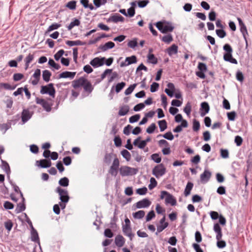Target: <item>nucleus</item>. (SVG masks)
<instances>
[{
  "instance_id": "obj_1",
  "label": "nucleus",
  "mask_w": 252,
  "mask_h": 252,
  "mask_svg": "<svg viewBox=\"0 0 252 252\" xmlns=\"http://www.w3.org/2000/svg\"><path fill=\"white\" fill-rule=\"evenodd\" d=\"M223 49L225 52L223 55L224 60L232 63L237 64V61L232 57L233 49L230 45L229 44H224Z\"/></svg>"
},
{
  "instance_id": "obj_2",
  "label": "nucleus",
  "mask_w": 252,
  "mask_h": 252,
  "mask_svg": "<svg viewBox=\"0 0 252 252\" xmlns=\"http://www.w3.org/2000/svg\"><path fill=\"white\" fill-rule=\"evenodd\" d=\"M138 171V169L126 165L121 166L119 168L120 174L122 177L134 175Z\"/></svg>"
},
{
  "instance_id": "obj_3",
  "label": "nucleus",
  "mask_w": 252,
  "mask_h": 252,
  "mask_svg": "<svg viewBox=\"0 0 252 252\" xmlns=\"http://www.w3.org/2000/svg\"><path fill=\"white\" fill-rule=\"evenodd\" d=\"M166 172V168L162 163L157 165L152 170L153 175L157 178H159L163 176Z\"/></svg>"
},
{
  "instance_id": "obj_4",
  "label": "nucleus",
  "mask_w": 252,
  "mask_h": 252,
  "mask_svg": "<svg viewBox=\"0 0 252 252\" xmlns=\"http://www.w3.org/2000/svg\"><path fill=\"white\" fill-rule=\"evenodd\" d=\"M40 93L42 94H48L54 98L55 95L56 91L53 84L50 83L46 86H41Z\"/></svg>"
},
{
  "instance_id": "obj_5",
  "label": "nucleus",
  "mask_w": 252,
  "mask_h": 252,
  "mask_svg": "<svg viewBox=\"0 0 252 252\" xmlns=\"http://www.w3.org/2000/svg\"><path fill=\"white\" fill-rule=\"evenodd\" d=\"M237 20L238 21L239 25L240 26V31L242 33L243 38L245 41L246 46L247 48L248 45L247 37L249 36L247 27L240 17H237Z\"/></svg>"
},
{
  "instance_id": "obj_6",
  "label": "nucleus",
  "mask_w": 252,
  "mask_h": 252,
  "mask_svg": "<svg viewBox=\"0 0 252 252\" xmlns=\"http://www.w3.org/2000/svg\"><path fill=\"white\" fill-rule=\"evenodd\" d=\"M56 191L59 193L60 195V199L62 202H68L69 199V197L67 190L63 189L60 187H58L56 189Z\"/></svg>"
},
{
  "instance_id": "obj_7",
  "label": "nucleus",
  "mask_w": 252,
  "mask_h": 252,
  "mask_svg": "<svg viewBox=\"0 0 252 252\" xmlns=\"http://www.w3.org/2000/svg\"><path fill=\"white\" fill-rule=\"evenodd\" d=\"M212 176L211 172L208 169H205L204 172L200 176V182L203 184L207 183Z\"/></svg>"
},
{
  "instance_id": "obj_8",
  "label": "nucleus",
  "mask_w": 252,
  "mask_h": 252,
  "mask_svg": "<svg viewBox=\"0 0 252 252\" xmlns=\"http://www.w3.org/2000/svg\"><path fill=\"white\" fill-rule=\"evenodd\" d=\"M125 18L119 14H115L112 15L109 18L106 20L107 23L113 22L117 23L119 22H124Z\"/></svg>"
},
{
  "instance_id": "obj_9",
  "label": "nucleus",
  "mask_w": 252,
  "mask_h": 252,
  "mask_svg": "<svg viewBox=\"0 0 252 252\" xmlns=\"http://www.w3.org/2000/svg\"><path fill=\"white\" fill-rule=\"evenodd\" d=\"M105 60V57L99 58L98 57L94 58L90 62V63L94 67H97L102 66L104 64Z\"/></svg>"
},
{
  "instance_id": "obj_10",
  "label": "nucleus",
  "mask_w": 252,
  "mask_h": 252,
  "mask_svg": "<svg viewBox=\"0 0 252 252\" xmlns=\"http://www.w3.org/2000/svg\"><path fill=\"white\" fill-rule=\"evenodd\" d=\"M137 62V58L133 55L130 57H126L124 62H122L120 64L121 67L126 66L132 63H135Z\"/></svg>"
},
{
  "instance_id": "obj_11",
  "label": "nucleus",
  "mask_w": 252,
  "mask_h": 252,
  "mask_svg": "<svg viewBox=\"0 0 252 252\" xmlns=\"http://www.w3.org/2000/svg\"><path fill=\"white\" fill-rule=\"evenodd\" d=\"M151 202L148 198H144L141 200L138 201L136 203V207L137 208H147L150 206Z\"/></svg>"
},
{
  "instance_id": "obj_12",
  "label": "nucleus",
  "mask_w": 252,
  "mask_h": 252,
  "mask_svg": "<svg viewBox=\"0 0 252 252\" xmlns=\"http://www.w3.org/2000/svg\"><path fill=\"white\" fill-rule=\"evenodd\" d=\"M86 81H87V79L83 77H80L79 79L75 80L72 82V87L75 89L83 87Z\"/></svg>"
},
{
  "instance_id": "obj_13",
  "label": "nucleus",
  "mask_w": 252,
  "mask_h": 252,
  "mask_svg": "<svg viewBox=\"0 0 252 252\" xmlns=\"http://www.w3.org/2000/svg\"><path fill=\"white\" fill-rule=\"evenodd\" d=\"M36 164L43 168L50 167L51 166L52 163L50 159H43L39 160H37Z\"/></svg>"
},
{
  "instance_id": "obj_14",
  "label": "nucleus",
  "mask_w": 252,
  "mask_h": 252,
  "mask_svg": "<svg viewBox=\"0 0 252 252\" xmlns=\"http://www.w3.org/2000/svg\"><path fill=\"white\" fill-rule=\"evenodd\" d=\"M210 110V106L207 102H203L201 103V107L200 108V116L203 117L208 113Z\"/></svg>"
},
{
  "instance_id": "obj_15",
  "label": "nucleus",
  "mask_w": 252,
  "mask_h": 252,
  "mask_svg": "<svg viewBox=\"0 0 252 252\" xmlns=\"http://www.w3.org/2000/svg\"><path fill=\"white\" fill-rule=\"evenodd\" d=\"M123 231L124 234L128 236L130 240H132L134 234L131 232L130 225H123Z\"/></svg>"
},
{
  "instance_id": "obj_16",
  "label": "nucleus",
  "mask_w": 252,
  "mask_h": 252,
  "mask_svg": "<svg viewBox=\"0 0 252 252\" xmlns=\"http://www.w3.org/2000/svg\"><path fill=\"white\" fill-rule=\"evenodd\" d=\"M41 75V71L39 69H36L33 74L32 75V77L34 78L33 80H32V85L35 86L36 85L40 80Z\"/></svg>"
},
{
  "instance_id": "obj_17",
  "label": "nucleus",
  "mask_w": 252,
  "mask_h": 252,
  "mask_svg": "<svg viewBox=\"0 0 252 252\" xmlns=\"http://www.w3.org/2000/svg\"><path fill=\"white\" fill-rule=\"evenodd\" d=\"M168 88L165 89V92L170 97L174 96V93L175 91V86L172 83L167 84Z\"/></svg>"
},
{
  "instance_id": "obj_18",
  "label": "nucleus",
  "mask_w": 252,
  "mask_h": 252,
  "mask_svg": "<svg viewBox=\"0 0 252 252\" xmlns=\"http://www.w3.org/2000/svg\"><path fill=\"white\" fill-rule=\"evenodd\" d=\"M213 230L216 233V239L217 240L221 239L222 236V233L221 231V228L219 223H216L214 224Z\"/></svg>"
},
{
  "instance_id": "obj_19",
  "label": "nucleus",
  "mask_w": 252,
  "mask_h": 252,
  "mask_svg": "<svg viewBox=\"0 0 252 252\" xmlns=\"http://www.w3.org/2000/svg\"><path fill=\"white\" fill-rule=\"evenodd\" d=\"M76 75L75 72L64 71L59 74L58 78H70L72 79Z\"/></svg>"
},
{
  "instance_id": "obj_20",
  "label": "nucleus",
  "mask_w": 252,
  "mask_h": 252,
  "mask_svg": "<svg viewBox=\"0 0 252 252\" xmlns=\"http://www.w3.org/2000/svg\"><path fill=\"white\" fill-rule=\"evenodd\" d=\"M32 117V114L28 109H24L22 113V121L25 123L27 122Z\"/></svg>"
},
{
  "instance_id": "obj_21",
  "label": "nucleus",
  "mask_w": 252,
  "mask_h": 252,
  "mask_svg": "<svg viewBox=\"0 0 252 252\" xmlns=\"http://www.w3.org/2000/svg\"><path fill=\"white\" fill-rule=\"evenodd\" d=\"M178 46L175 44H173L166 49V52L169 56H172L173 55H175L178 53Z\"/></svg>"
},
{
  "instance_id": "obj_22",
  "label": "nucleus",
  "mask_w": 252,
  "mask_h": 252,
  "mask_svg": "<svg viewBox=\"0 0 252 252\" xmlns=\"http://www.w3.org/2000/svg\"><path fill=\"white\" fill-rule=\"evenodd\" d=\"M115 46V44L114 42L112 41H109L106 42L104 45H101L99 47V49H100L102 51L105 52L107 51L108 49H112Z\"/></svg>"
},
{
  "instance_id": "obj_23",
  "label": "nucleus",
  "mask_w": 252,
  "mask_h": 252,
  "mask_svg": "<svg viewBox=\"0 0 252 252\" xmlns=\"http://www.w3.org/2000/svg\"><path fill=\"white\" fill-rule=\"evenodd\" d=\"M165 202L166 204H170L172 206H175L177 204L176 199L169 193L168 194L167 196H166Z\"/></svg>"
},
{
  "instance_id": "obj_24",
  "label": "nucleus",
  "mask_w": 252,
  "mask_h": 252,
  "mask_svg": "<svg viewBox=\"0 0 252 252\" xmlns=\"http://www.w3.org/2000/svg\"><path fill=\"white\" fill-rule=\"evenodd\" d=\"M125 242V239L122 235H118L115 237V244L119 247H122L124 245Z\"/></svg>"
},
{
  "instance_id": "obj_25",
  "label": "nucleus",
  "mask_w": 252,
  "mask_h": 252,
  "mask_svg": "<svg viewBox=\"0 0 252 252\" xmlns=\"http://www.w3.org/2000/svg\"><path fill=\"white\" fill-rule=\"evenodd\" d=\"M31 239L32 241L34 242H39V238L38 237V233L34 228L31 229Z\"/></svg>"
},
{
  "instance_id": "obj_26",
  "label": "nucleus",
  "mask_w": 252,
  "mask_h": 252,
  "mask_svg": "<svg viewBox=\"0 0 252 252\" xmlns=\"http://www.w3.org/2000/svg\"><path fill=\"white\" fill-rule=\"evenodd\" d=\"M83 87L84 91L89 94L91 93L94 90V87L88 79H87V81L85 82Z\"/></svg>"
},
{
  "instance_id": "obj_27",
  "label": "nucleus",
  "mask_w": 252,
  "mask_h": 252,
  "mask_svg": "<svg viewBox=\"0 0 252 252\" xmlns=\"http://www.w3.org/2000/svg\"><path fill=\"white\" fill-rule=\"evenodd\" d=\"M66 44L69 46H78V45H85L86 43L85 42L81 41V40H77L75 41L67 40L66 41Z\"/></svg>"
},
{
  "instance_id": "obj_28",
  "label": "nucleus",
  "mask_w": 252,
  "mask_h": 252,
  "mask_svg": "<svg viewBox=\"0 0 252 252\" xmlns=\"http://www.w3.org/2000/svg\"><path fill=\"white\" fill-rule=\"evenodd\" d=\"M0 158L1 159V169L3 170L7 174H9L10 173V168L8 163L6 161L2 160L0 156Z\"/></svg>"
},
{
  "instance_id": "obj_29",
  "label": "nucleus",
  "mask_w": 252,
  "mask_h": 252,
  "mask_svg": "<svg viewBox=\"0 0 252 252\" xmlns=\"http://www.w3.org/2000/svg\"><path fill=\"white\" fill-rule=\"evenodd\" d=\"M26 209V205L25 202H20L17 204L16 208L15 210V212L16 214L20 213L23 211H24Z\"/></svg>"
},
{
  "instance_id": "obj_30",
  "label": "nucleus",
  "mask_w": 252,
  "mask_h": 252,
  "mask_svg": "<svg viewBox=\"0 0 252 252\" xmlns=\"http://www.w3.org/2000/svg\"><path fill=\"white\" fill-rule=\"evenodd\" d=\"M193 187V184L190 182H188L184 190V194L188 196L190 194V191Z\"/></svg>"
},
{
  "instance_id": "obj_31",
  "label": "nucleus",
  "mask_w": 252,
  "mask_h": 252,
  "mask_svg": "<svg viewBox=\"0 0 252 252\" xmlns=\"http://www.w3.org/2000/svg\"><path fill=\"white\" fill-rule=\"evenodd\" d=\"M34 59V55L29 54L25 58V69H27L29 67L30 63L33 61Z\"/></svg>"
},
{
  "instance_id": "obj_32",
  "label": "nucleus",
  "mask_w": 252,
  "mask_h": 252,
  "mask_svg": "<svg viewBox=\"0 0 252 252\" xmlns=\"http://www.w3.org/2000/svg\"><path fill=\"white\" fill-rule=\"evenodd\" d=\"M51 75V73L48 70H44L42 71L43 79L46 82L50 81Z\"/></svg>"
},
{
  "instance_id": "obj_33",
  "label": "nucleus",
  "mask_w": 252,
  "mask_h": 252,
  "mask_svg": "<svg viewBox=\"0 0 252 252\" xmlns=\"http://www.w3.org/2000/svg\"><path fill=\"white\" fill-rule=\"evenodd\" d=\"M129 111V107L127 105H125L120 108L118 114L120 116H123L127 114Z\"/></svg>"
},
{
  "instance_id": "obj_34",
  "label": "nucleus",
  "mask_w": 252,
  "mask_h": 252,
  "mask_svg": "<svg viewBox=\"0 0 252 252\" xmlns=\"http://www.w3.org/2000/svg\"><path fill=\"white\" fill-rule=\"evenodd\" d=\"M119 166H120V161L119 159L116 157L112 162V165L110 168L112 169H115L116 170H119Z\"/></svg>"
},
{
  "instance_id": "obj_35",
  "label": "nucleus",
  "mask_w": 252,
  "mask_h": 252,
  "mask_svg": "<svg viewBox=\"0 0 252 252\" xmlns=\"http://www.w3.org/2000/svg\"><path fill=\"white\" fill-rule=\"evenodd\" d=\"M89 0H80V3L85 8H89L90 10H92L94 9V7L92 4H89Z\"/></svg>"
},
{
  "instance_id": "obj_36",
  "label": "nucleus",
  "mask_w": 252,
  "mask_h": 252,
  "mask_svg": "<svg viewBox=\"0 0 252 252\" xmlns=\"http://www.w3.org/2000/svg\"><path fill=\"white\" fill-rule=\"evenodd\" d=\"M145 213L144 211L140 210L135 213H133V217L135 219H141L145 216Z\"/></svg>"
},
{
  "instance_id": "obj_37",
  "label": "nucleus",
  "mask_w": 252,
  "mask_h": 252,
  "mask_svg": "<svg viewBox=\"0 0 252 252\" xmlns=\"http://www.w3.org/2000/svg\"><path fill=\"white\" fill-rule=\"evenodd\" d=\"M80 24V21L78 19L75 18L67 26V29L69 31L71 30L74 26H78Z\"/></svg>"
},
{
  "instance_id": "obj_38",
  "label": "nucleus",
  "mask_w": 252,
  "mask_h": 252,
  "mask_svg": "<svg viewBox=\"0 0 252 252\" xmlns=\"http://www.w3.org/2000/svg\"><path fill=\"white\" fill-rule=\"evenodd\" d=\"M151 159L157 163H159L161 162V158L159 154L155 153L151 156Z\"/></svg>"
},
{
  "instance_id": "obj_39",
  "label": "nucleus",
  "mask_w": 252,
  "mask_h": 252,
  "mask_svg": "<svg viewBox=\"0 0 252 252\" xmlns=\"http://www.w3.org/2000/svg\"><path fill=\"white\" fill-rule=\"evenodd\" d=\"M158 124L160 131H163L167 128V123L165 120L159 121Z\"/></svg>"
},
{
  "instance_id": "obj_40",
  "label": "nucleus",
  "mask_w": 252,
  "mask_h": 252,
  "mask_svg": "<svg viewBox=\"0 0 252 252\" xmlns=\"http://www.w3.org/2000/svg\"><path fill=\"white\" fill-rule=\"evenodd\" d=\"M59 184L62 187H67L69 185V180L67 177L62 178L59 180Z\"/></svg>"
},
{
  "instance_id": "obj_41",
  "label": "nucleus",
  "mask_w": 252,
  "mask_h": 252,
  "mask_svg": "<svg viewBox=\"0 0 252 252\" xmlns=\"http://www.w3.org/2000/svg\"><path fill=\"white\" fill-rule=\"evenodd\" d=\"M65 6L70 10H75L76 8V1H70L66 4Z\"/></svg>"
},
{
  "instance_id": "obj_42",
  "label": "nucleus",
  "mask_w": 252,
  "mask_h": 252,
  "mask_svg": "<svg viewBox=\"0 0 252 252\" xmlns=\"http://www.w3.org/2000/svg\"><path fill=\"white\" fill-rule=\"evenodd\" d=\"M168 226V223L166 222L163 224H160L159 225L157 226V232H156V234L157 235L161 231H162L164 229H165Z\"/></svg>"
},
{
  "instance_id": "obj_43",
  "label": "nucleus",
  "mask_w": 252,
  "mask_h": 252,
  "mask_svg": "<svg viewBox=\"0 0 252 252\" xmlns=\"http://www.w3.org/2000/svg\"><path fill=\"white\" fill-rule=\"evenodd\" d=\"M138 45L137 39L133 38L132 40H129L127 43V46L132 49H134Z\"/></svg>"
},
{
  "instance_id": "obj_44",
  "label": "nucleus",
  "mask_w": 252,
  "mask_h": 252,
  "mask_svg": "<svg viewBox=\"0 0 252 252\" xmlns=\"http://www.w3.org/2000/svg\"><path fill=\"white\" fill-rule=\"evenodd\" d=\"M159 136H162L163 138L168 140H172L174 139V136L171 131H168L162 135L159 134L158 136V137Z\"/></svg>"
},
{
  "instance_id": "obj_45",
  "label": "nucleus",
  "mask_w": 252,
  "mask_h": 252,
  "mask_svg": "<svg viewBox=\"0 0 252 252\" xmlns=\"http://www.w3.org/2000/svg\"><path fill=\"white\" fill-rule=\"evenodd\" d=\"M121 154L124 158H125L127 161L130 160L131 158V155L128 151L126 150H123L121 151Z\"/></svg>"
},
{
  "instance_id": "obj_46",
  "label": "nucleus",
  "mask_w": 252,
  "mask_h": 252,
  "mask_svg": "<svg viewBox=\"0 0 252 252\" xmlns=\"http://www.w3.org/2000/svg\"><path fill=\"white\" fill-rule=\"evenodd\" d=\"M136 85V84H133L132 85H130L129 87L125 90V94L126 95L131 94L134 90Z\"/></svg>"
},
{
  "instance_id": "obj_47",
  "label": "nucleus",
  "mask_w": 252,
  "mask_h": 252,
  "mask_svg": "<svg viewBox=\"0 0 252 252\" xmlns=\"http://www.w3.org/2000/svg\"><path fill=\"white\" fill-rule=\"evenodd\" d=\"M0 87L1 88H3L5 90H12L15 89L16 87L15 86L12 87L8 83H0Z\"/></svg>"
},
{
  "instance_id": "obj_48",
  "label": "nucleus",
  "mask_w": 252,
  "mask_h": 252,
  "mask_svg": "<svg viewBox=\"0 0 252 252\" xmlns=\"http://www.w3.org/2000/svg\"><path fill=\"white\" fill-rule=\"evenodd\" d=\"M191 111V105L189 102H187L185 107L184 108V112L188 115L189 116Z\"/></svg>"
},
{
  "instance_id": "obj_49",
  "label": "nucleus",
  "mask_w": 252,
  "mask_h": 252,
  "mask_svg": "<svg viewBox=\"0 0 252 252\" xmlns=\"http://www.w3.org/2000/svg\"><path fill=\"white\" fill-rule=\"evenodd\" d=\"M162 41L166 43H169L173 40V37L171 34L164 35L161 39Z\"/></svg>"
},
{
  "instance_id": "obj_50",
  "label": "nucleus",
  "mask_w": 252,
  "mask_h": 252,
  "mask_svg": "<svg viewBox=\"0 0 252 252\" xmlns=\"http://www.w3.org/2000/svg\"><path fill=\"white\" fill-rule=\"evenodd\" d=\"M126 84L125 82H122L118 83L115 88V91L117 93H119L126 86Z\"/></svg>"
},
{
  "instance_id": "obj_51",
  "label": "nucleus",
  "mask_w": 252,
  "mask_h": 252,
  "mask_svg": "<svg viewBox=\"0 0 252 252\" xmlns=\"http://www.w3.org/2000/svg\"><path fill=\"white\" fill-rule=\"evenodd\" d=\"M112 154H106L104 158V162L107 164H109L112 161Z\"/></svg>"
},
{
  "instance_id": "obj_52",
  "label": "nucleus",
  "mask_w": 252,
  "mask_h": 252,
  "mask_svg": "<svg viewBox=\"0 0 252 252\" xmlns=\"http://www.w3.org/2000/svg\"><path fill=\"white\" fill-rule=\"evenodd\" d=\"M193 126H192V129L194 131H197L199 130L200 125L199 121L197 120L194 119L193 121Z\"/></svg>"
},
{
  "instance_id": "obj_53",
  "label": "nucleus",
  "mask_w": 252,
  "mask_h": 252,
  "mask_svg": "<svg viewBox=\"0 0 252 252\" xmlns=\"http://www.w3.org/2000/svg\"><path fill=\"white\" fill-rule=\"evenodd\" d=\"M4 226L5 228L8 230V231H10L13 225V222L10 220H7L6 221L4 222Z\"/></svg>"
},
{
  "instance_id": "obj_54",
  "label": "nucleus",
  "mask_w": 252,
  "mask_h": 252,
  "mask_svg": "<svg viewBox=\"0 0 252 252\" xmlns=\"http://www.w3.org/2000/svg\"><path fill=\"white\" fill-rule=\"evenodd\" d=\"M217 35L221 38H224L226 36V32L223 29H218L216 31Z\"/></svg>"
},
{
  "instance_id": "obj_55",
  "label": "nucleus",
  "mask_w": 252,
  "mask_h": 252,
  "mask_svg": "<svg viewBox=\"0 0 252 252\" xmlns=\"http://www.w3.org/2000/svg\"><path fill=\"white\" fill-rule=\"evenodd\" d=\"M140 118V115L139 114H135L129 118V122L131 124L137 122L139 120Z\"/></svg>"
},
{
  "instance_id": "obj_56",
  "label": "nucleus",
  "mask_w": 252,
  "mask_h": 252,
  "mask_svg": "<svg viewBox=\"0 0 252 252\" xmlns=\"http://www.w3.org/2000/svg\"><path fill=\"white\" fill-rule=\"evenodd\" d=\"M48 64L57 70H58L61 68L60 65L56 63L53 59H49Z\"/></svg>"
},
{
  "instance_id": "obj_57",
  "label": "nucleus",
  "mask_w": 252,
  "mask_h": 252,
  "mask_svg": "<svg viewBox=\"0 0 252 252\" xmlns=\"http://www.w3.org/2000/svg\"><path fill=\"white\" fill-rule=\"evenodd\" d=\"M174 29V27L169 25H164L163 31L162 33H165L168 32H172Z\"/></svg>"
},
{
  "instance_id": "obj_58",
  "label": "nucleus",
  "mask_w": 252,
  "mask_h": 252,
  "mask_svg": "<svg viewBox=\"0 0 252 252\" xmlns=\"http://www.w3.org/2000/svg\"><path fill=\"white\" fill-rule=\"evenodd\" d=\"M149 3V0H139L137 1L138 6L140 8L145 7Z\"/></svg>"
},
{
  "instance_id": "obj_59",
  "label": "nucleus",
  "mask_w": 252,
  "mask_h": 252,
  "mask_svg": "<svg viewBox=\"0 0 252 252\" xmlns=\"http://www.w3.org/2000/svg\"><path fill=\"white\" fill-rule=\"evenodd\" d=\"M3 207L6 210H11L13 209L14 205L11 202L6 201L4 202Z\"/></svg>"
},
{
  "instance_id": "obj_60",
  "label": "nucleus",
  "mask_w": 252,
  "mask_h": 252,
  "mask_svg": "<svg viewBox=\"0 0 252 252\" xmlns=\"http://www.w3.org/2000/svg\"><path fill=\"white\" fill-rule=\"evenodd\" d=\"M64 51L63 50H60L57 53L54 55V58L56 61H59L61 57L63 55Z\"/></svg>"
},
{
  "instance_id": "obj_61",
  "label": "nucleus",
  "mask_w": 252,
  "mask_h": 252,
  "mask_svg": "<svg viewBox=\"0 0 252 252\" xmlns=\"http://www.w3.org/2000/svg\"><path fill=\"white\" fill-rule=\"evenodd\" d=\"M155 217V213L153 210L150 211L146 216V220L147 221H149Z\"/></svg>"
},
{
  "instance_id": "obj_62",
  "label": "nucleus",
  "mask_w": 252,
  "mask_h": 252,
  "mask_svg": "<svg viewBox=\"0 0 252 252\" xmlns=\"http://www.w3.org/2000/svg\"><path fill=\"white\" fill-rule=\"evenodd\" d=\"M61 27V24H57V23H54L50 25L47 30L48 32H51L52 31H53L54 30L58 29L59 28Z\"/></svg>"
},
{
  "instance_id": "obj_63",
  "label": "nucleus",
  "mask_w": 252,
  "mask_h": 252,
  "mask_svg": "<svg viewBox=\"0 0 252 252\" xmlns=\"http://www.w3.org/2000/svg\"><path fill=\"white\" fill-rule=\"evenodd\" d=\"M156 128V125L155 123H152L150 126L147 128L146 132L148 133H152L154 132L155 129Z\"/></svg>"
},
{
  "instance_id": "obj_64",
  "label": "nucleus",
  "mask_w": 252,
  "mask_h": 252,
  "mask_svg": "<svg viewBox=\"0 0 252 252\" xmlns=\"http://www.w3.org/2000/svg\"><path fill=\"white\" fill-rule=\"evenodd\" d=\"M236 116V114L235 111H232L227 113L228 119L230 121H233L235 120Z\"/></svg>"
}]
</instances>
